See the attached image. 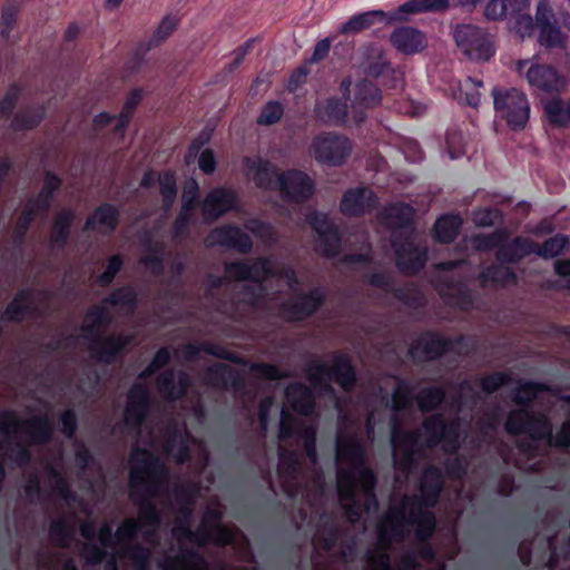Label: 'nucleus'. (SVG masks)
Segmentation results:
<instances>
[{
    "instance_id": "nucleus-46",
    "label": "nucleus",
    "mask_w": 570,
    "mask_h": 570,
    "mask_svg": "<svg viewBox=\"0 0 570 570\" xmlns=\"http://www.w3.org/2000/svg\"><path fill=\"white\" fill-rule=\"evenodd\" d=\"M381 89L367 79L358 80L354 88L353 104L363 108H375L381 104Z\"/></svg>"
},
{
    "instance_id": "nucleus-8",
    "label": "nucleus",
    "mask_w": 570,
    "mask_h": 570,
    "mask_svg": "<svg viewBox=\"0 0 570 570\" xmlns=\"http://www.w3.org/2000/svg\"><path fill=\"white\" fill-rule=\"evenodd\" d=\"M21 430L30 444L42 445L51 441L53 424L47 414L36 415L20 421L16 411L6 410L0 413V436H4L7 443H11V434Z\"/></svg>"
},
{
    "instance_id": "nucleus-21",
    "label": "nucleus",
    "mask_w": 570,
    "mask_h": 570,
    "mask_svg": "<svg viewBox=\"0 0 570 570\" xmlns=\"http://www.w3.org/2000/svg\"><path fill=\"white\" fill-rule=\"evenodd\" d=\"M454 341L433 331H425L407 351L414 362L433 361L448 354Z\"/></svg>"
},
{
    "instance_id": "nucleus-17",
    "label": "nucleus",
    "mask_w": 570,
    "mask_h": 570,
    "mask_svg": "<svg viewBox=\"0 0 570 570\" xmlns=\"http://www.w3.org/2000/svg\"><path fill=\"white\" fill-rule=\"evenodd\" d=\"M285 200L303 204L315 193L314 180L303 170L288 169L278 175L277 189Z\"/></svg>"
},
{
    "instance_id": "nucleus-7",
    "label": "nucleus",
    "mask_w": 570,
    "mask_h": 570,
    "mask_svg": "<svg viewBox=\"0 0 570 570\" xmlns=\"http://www.w3.org/2000/svg\"><path fill=\"white\" fill-rule=\"evenodd\" d=\"M306 375L311 384L322 391L330 392L333 380L345 392H352L357 383L356 368L347 354H336L332 365L316 361L308 365Z\"/></svg>"
},
{
    "instance_id": "nucleus-50",
    "label": "nucleus",
    "mask_w": 570,
    "mask_h": 570,
    "mask_svg": "<svg viewBox=\"0 0 570 570\" xmlns=\"http://www.w3.org/2000/svg\"><path fill=\"white\" fill-rule=\"evenodd\" d=\"M549 386L535 381H521L512 394V401L518 406L528 409L541 392H547Z\"/></svg>"
},
{
    "instance_id": "nucleus-3",
    "label": "nucleus",
    "mask_w": 570,
    "mask_h": 570,
    "mask_svg": "<svg viewBox=\"0 0 570 570\" xmlns=\"http://www.w3.org/2000/svg\"><path fill=\"white\" fill-rule=\"evenodd\" d=\"M107 304L90 307L85 316L82 336L89 340L88 351L90 357L104 365L118 362L132 341L131 335L110 334L101 335L100 331L111 323V315Z\"/></svg>"
},
{
    "instance_id": "nucleus-25",
    "label": "nucleus",
    "mask_w": 570,
    "mask_h": 570,
    "mask_svg": "<svg viewBox=\"0 0 570 570\" xmlns=\"http://www.w3.org/2000/svg\"><path fill=\"white\" fill-rule=\"evenodd\" d=\"M207 242L210 246L228 247L240 254H248L253 249L250 236L234 224H226L212 229Z\"/></svg>"
},
{
    "instance_id": "nucleus-2",
    "label": "nucleus",
    "mask_w": 570,
    "mask_h": 570,
    "mask_svg": "<svg viewBox=\"0 0 570 570\" xmlns=\"http://www.w3.org/2000/svg\"><path fill=\"white\" fill-rule=\"evenodd\" d=\"M132 465L129 471L130 497L135 499L139 488H144L147 495L138 502L141 525L153 529L159 527L161 514L153 498L159 495V489L167 484L169 471L165 463L147 449L137 448L131 454Z\"/></svg>"
},
{
    "instance_id": "nucleus-48",
    "label": "nucleus",
    "mask_w": 570,
    "mask_h": 570,
    "mask_svg": "<svg viewBox=\"0 0 570 570\" xmlns=\"http://www.w3.org/2000/svg\"><path fill=\"white\" fill-rule=\"evenodd\" d=\"M342 249V236L336 227L317 235L316 252L324 258L337 257Z\"/></svg>"
},
{
    "instance_id": "nucleus-56",
    "label": "nucleus",
    "mask_w": 570,
    "mask_h": 570,
    "mask_svg": "<svg viewBox=\"0 0 570 570\" xmlns=\"http://www.w3.org/2000/svg\"><path fill=\"white\" fill-rule=\"evenodd\" d=\"M73 528L65 518H60L50 523L49 535L52 543L59 548H68L73 540Z\"/></svg>"
},
{
    "instance_id": "nucleus-13",
    "label": "nucleus",
    "mask_w": 570,
    "mask_h": 570,
    "mask_svg": "<svg viewBox=\"0 0 570 570\" xmlns=\"http://www.w3.org/2000/svg\"><path fill=\"white\" fill-rule=\"evenodd\" d=\"M456 46L471 60L489 61L495 53L493 43L480 27L460 24L455 28Z\"/></svg>"
},
{
    "instance_id": "nucleus-57",
    "label": "nucleus",
    "mask_w": 570,
    "mask_h": 570,
    "mask_svg": "<svg viewBox=\"0 0 570 570\" xmlns=\"http://www.w3.org/2000/svg\"><path fill=\"white\" fill-rule=\"evenodd\" d=\"M41 215L35 210L31 206L24 205L20 215L18 216L16 227L13 229V242L16 245L21 246L24 243L27 233L29 232L32 223L37 216Z\"/></svg>"
},
{
    "instance_id": "nucleus-61",
    "label": "nucleus",
    "mask_w": 570,
    "mask_h": 570,
    "mask_svg": "<svg viewBox=\"0 0 570 570\" xmlns=\"http://www.w3.org/2000/svg\"><path fill=\"white\" fill-rule=\"evenodd\" d=\"M538 40L541 46L549 49L563 46V35L554 22L539 27Z\"/></svg>"
},
{
    "instance_id": "nucleus-20",
    "label": "nucleus",
    "mask_w": 570,
    "mask_h": 570,
    "mask_svg": "<svg viewBox=\"0 0 570 570\" xmlns=\"http://www.w3.org/2000/svg\"><path fill=\"white\" fill-rule=\"evenodd\" d=\"M524 76L530 90L538 97L559 94L566 87L563 76L550 65L532 63Z\"/></svg>"
},
{
    "instance_id": "nucleus-11",
    "label": "nucleus",
    "mask_w": 570,
    "mask_h": 570,
    "mask_svg": "<svg viewBox=\"0 0 570 570\" xmlns=\"http://www.w3.org/2000/svg\"><path fill=\"white\" fill-rule=\"evenodd\" d=\"M352 141L344 135L322 132L314 137L311 151L314 159L330 167L342 166L352 153Z\"/></svg>"
},
{
    "instance_id": "nucleus-31",
    "label": "nucleus",
    "mask_w": 570,
    "mask_h": 570,
    "mask_svg": "<svg viewBox=\"0 0 570 570\" xmlns=\"http://www.w3.org/2000/svg\"><path fill=\"white\" fill-rule=\"evenodd\" d=\"M190 385L191 381L187 373L180 372L176 379L173 370L163 372L157 380L159 392L168 401L181 400Z\"/></svg>"
},
{
    "instance_id": "nucleus-39",
    "label": "nucleus",
    "mask_w": 570,
    "mask_h": 570,
    "mask_svg": "<svg viewBox=\"0 0 570 570\" xmlns=\"http://www.w3.org/2000/svg\"><path fill=\"white\" fill-rule=\"evenodd\" d=\"M376 20L381 22H390V13H386L383 10H371L353 14L340 27V32L342 35L358 33L363 30L370 29Z\"/></svg>"
},
{
    "instance_id": "nucleus-41",
    "label": "nucleus",
    "mask_w": 570,
    "mask_h": 570,
    "mask_svg": "<svg viewBox=\"0 0 570 570\" xmlns=\"http://www.w3.org/2000/svg\"><path fill=\"white\" fill-rule=\"evenodd\" d=\"M544 117L552 128H564L570 125V99L559 96L548 99L542 105Z\"/></svg>"
},
{
    "instance_id": "nucleus-4",
    "label": "nucleus",
    "mask_w": 570,
    "mask_h": 570,
    "mask_svg": "<svg viewBox=\"0 0 570 570\" xmlns=\"http://www.w3.org/2000/svg\"><path fill=\"white\" fill-rule=\"evenodd\" d=\"M175 498L179 503H185L180 508V514L184 518V523H178L173 533L180 539H186L199 547H204L209 542L217 547H227L234 542L233 531L222 524V513L217 510H208L204 514V527L193 531L189 527L191 517L193 495L188 488L178 485L175 489Z\"/></svg>"
},
{
    "instance_id": "nucleus-45",
    "label": "nucleus",
    "mask_w": 570,
    "mask_h": 570,
    "mask_svg": "<svg viewBox=\"0 0 570 570\" xmlns=\"http://www.w3.org/2000/svg\"><path fill=\"white\" fill-rule=\"evenodd\" d=\"M461 227L462 218L458 214H444L434 224V238L438 243L451 244L458 237Z\"/></svg>"
},
{
    "instance_id": "nucleus-33",
    "label": "nucleus",
    "mask_w": 570,
    "mask_h": 570,
    "mask_svg": "<svg viewBox=\"0 0 570 570\" xmlns=\"http://www.w3.org/2000/svg\"><path fill=\"white\" fill-rule=\"evenodd\" d=\"M61 185L62 179L57 174L50 170L46 171L41 190L36 197L29 199L27 205L41 215H47Z\"/></svg>"
},
{
    "instance_id": "nucleus-52",
    "label": "nucleus",
    "mask_w": 570,
    "mask_h": 570,
    "mask_svg": "<svg viewBox=\"0 0 570 570\" xmlns=\"http://www.w3.org/2000/svg\"><path fill=\"white\" fill-rule=\"evenodd\" d=\"M362 66L364 73L375 79L392 68L391 63L384 58L383 51L376 48H371L366 51Z\"/></svg>"
},
{
    "instance_id": "nucleus-29",
    "label": "nucleus",
    "mask_w": 570,
    "mask_h": 570,
    "mask_svg": "<svg viewBox=\"0 0 570 570\" xmlns=\"http://www.w3.org/2000/svg\"><path fill=\"white\" fill-rule=\"evenodd\" d=\"M315 118L324 125L342 127L348 116V104L334 96L324 101L316 102L314 107Z\"/></svg>"
},
{
    "instance_id": "nucleus-27",
    "label": "nucleus",
    "mask_w": 570,
    "mask_h": 570,
    "mask_svg": "<svg viewBox=\"0 0 570 570\" xmlns=\"http://www.w3.org/2000/svg\"><path fill=\"white\" fill-rule=\"evenodd\" d=\"M243 165L248 175H252L255 186L259 189L276 190L278 175L277 168L266 158L245 156Z\"/></svg>"
},
{
    "instance_id": "nucleus-51",
    "label": "nucleus",
    "mask_w": 570,
    "mask_h": 570,
    "mask_svg": "<svg viewBox=\"0 0 570 570\" xmlns=\"http://www.w3.org/2000/svg\"><path fill=\"white\" fill-rule=\"evenodd\" d=\"M165 451L173 453L174 460L178 464H185L191 458L187 440L183 438L176 429L168 433L165 441Z\"/></svg>"
},
{
    "instance_id": "nucleus-10",
    "label": "nucleus",
    "mask_w": 570,
    "mask_h": 570,
    "mask_svg": "<svg viewBox=\"0 0 570 570\" xmlns=\"http://www.w3.org/2000/svg\"><path fill=\"white\" fill-rule=\"evenodd\" d=\"M422 428L426 435L423 442L425 449H434L442 444L443 451L452 455L461 448L460 419L448 421L442 413H434L424 419Z\"/></svg>"
},
{
    "instance_id": "nucleus-38",
    "label": "nucleus",
    "mask_w": 570,
    "mask_h": 570,
    "mask_svg": "<svg viewBox=\"0 0 570 570\" xmlns=\"http://www.w3.org/2000/svg\"><path fill=\"white\" fill-rule=\"evenodd\" d=\"M206 376L213 386L220 389L230 385L234 390L239 391L245 386L244 377L235 368L224 363L210 366Z\"/></svg>"
},
{
    "instance_id": "nucleus-28",
    "label": "nucleus",
    "mask_w": 570,
    "mask_h": 570,
    "mask_svg": "<svg viewBox=\"0 0 570 570\" xmlns=\"http://www.w3.org/2000/svg\"><path fill=\"white\" fill-rule=\"evenodd\" d=\"M390 42L399 52L406 56L422 52L428 47L425 33L410 26L395 28L390 36Z\"/></svg>"
},
{
    "instance_id": "nucleus-42",
    "label": "nucleus",
    "mask_w": 570,
    "mask_h": 570,
    "mask_svg": "<svg viewBox=\"0 0 570 570\" xmlns=\"http://www.w3.org/2000/svg\"><path fill=\"white\" fill-rule=\"evenodd\" d=\"M479 281L482 287H487L488 284L504 287L509 284H517L518 276L509 266L503 264H491L480 272Z\"/></svg>"
},
{
    "instance_id": "nucleus-19",
    "label": "nucleus",
    "mask_w": 570,
    "mask_h": 570,
    "mask_svg": "<svg viewBox=\"0 0 570 570\" xmlns=\"http://www.w3.org/2000/svg\"><path fill=\"white\" fill-rule=\"evenodd\" d=\"M151 406L150 390L146 383L135 382L127 393L124 410V422L132 429L139 430L146 421Z\"/></svg>"
},
{
    "instance_id": "nucleus-23",
    "label": "nucleus",
    "mask_w": 570,
    "mask_h": 570,
    "mask_svg": "<svg viewBox=\"0 0 570 570\" xmlns=\"http://www.w3.org/2000/svg\"><path fill=\"white\" fill-rule=\"evenodd\" d=\"M377 197L367 187L348 188L342 196L340 210L346 217H362L375 209Z\"/></svg>"
},
{
    "instance_id": "nucleus-64",
    "label": "nucleus",
    "mask_w": 570,
    "mask_h": 570,
    "mask_svg": "<svg viewBox=\"0 0 570 570\" xmlns=\"http://www.w3.org/2000/svg\"><path fill=\"white\" fill-rule=\"evenodd\" d=\"M541 441H547L552 448L567 450L570 448V422H563L560 430L553 434L552 423L549 421V434L543 435Z\"/></svg>"
},
{
    "instance_id": "nucleus-16",
    "label": "nucleus",
    "mask_w": 570,
    "mask_h": 570,
    "mask_svg": "<svg viewBox=\"0 0 570 570\" xmlns=\"http://www.w3.org/2000/svg\"><path fill=\"white\" fill-rule=\"evenodd\" d=\"M325 303V293L320 287L286 299L279 305V315L287 322H302L312 317Z\"/></svg>"
},
{
    "instance_id": "nucleus-12",
    "label": "nucleus",
    "mask_w": 570,
    "mask_h": 570,
    "mask_svg": "<svg viewBox=\"0 0 570 570\" xmlns=\"http://www.w3.org/2000/svg\"><path fill=\"white\" fill-rule=\"evenodd\" d=\"M397 269L406 276L417 275L426 265L428 249L416 245L411 235L395 233L391 238Z\"/></svg>"
},
{
    "instance_id": "nucleus-49",
    "label": "nucleus",
    "mask_w": 570,
    "mask_h": 570,
    "mask_svg": "<svg viewBox=\"0 0 570 570\" xmlns=\"http://www.w3.org/2000/svg\"><path fill=\"white\" fill-rule=\"evenodd\" d=\"M104 304L132 313L138 306V294L131 286H121L111 292L104 299Z\"/></svg>"
},
{
    "instance_id": "nucleus-6",
    "label": "nucleus",
    "mask_w": 570,
    "mask_h": 570,
    "mask_svg": "<svg viewBox=\"0 0 570 570\" xmlns=\"http://www.w3.org/2000/svg\"><path fill=\"white\" fill-rule=\"evenodd\" d=\"M226 276L232 281L253 282L258 287L245 284L240 288L235 302L236 306L255 308L264 297L263 283L275 276L272 262L267 257H257L252 263L244 261L229 262L225 264Z\"/></svg>"
},
{
    "instance_id": "nucleus-14",
    "label": "nucleus",
    "mask_w": 570,
    "mask_h": 570,
    "mask_svg": "<svg viewBox=\"0 0 570 570\" xmlns=\"http://www.w3.org/2000/svg\"><path fill=\"white\" fill-rule=\"evenodd\" d=\"M504 428L510 435L527 434L533 441H541L543 435L549 434V419L521 407L508 414Z\"/></svg>"
},
{
    "instance_id": "nucleus-1",
    "label": "nucleus",
    "mask_w": 570,
    "mask_h": 570,
    "mask_svg": "<svg viewBox=\"0 0 570 570\" xmlns=\"http://www.w3.org/2000/svg\"><path fill=\"white\" fill-rule=\"evenodd\" d=\"M444 484L442 469L435 464H426L417 483L419 494L405 495L401 507L389 517L391 538L396 540L404 538L403 522L414 528L417 551L425 561H432L435 558V550L430 542L438 525L433 509L440 502Z\"/></svg>"
},
{
    "instance_id": "nucleus-58",
    "label": "nucleus",
    "mask_w": 570,
    "mask_h": 570,
    "mask_svg": "<svg viewBox=\"0 0 570 570\" xmlns=\"http://www.w3.org/2000/svg\"><path fill=\"white\" fill-rule=\"evenodd\" d=\"M509 238V233L504 228H497L491 234H481L474 238V247L478 250L490 252L492 249H500L502 243Z\"/></svg>"
},
{
    "instance_id": "nucleus-15",
    "label": "nucleus",
    "mask_w": 570,
    "mask_h": 570,
    "mask_svg": "<svg viewBox=\"0 0 570 570\" xmlns=\"http://www.w3.org/2000/svg\"><path fill=\"white\" fill-rule=\"evenodd\" d=\"M366 283L393 295V297L406 307L417 309L425 303V296L419 286L411 282L404 286H395L394 278L385 272H374L366 277Z\"/></svg>"
},
{
    "instance_id": "nucleus-54",
    "label": "nucleus",
    "mask_w": 570,
    "mask_h": 570,
    "mask_svg": "<svg viewBox=\"0 0 570 570\" xmlns=\"http://www.w3.org/2000/svg\"><path fill=\"white\" fill-rule=\"evenodd\" d=\"M161 207L165 212L171 209L177 197V179L173 170H166L158 175Z\"/></svg>"
},
{
    "instance_id": "nucleus-63",
    "label": "nucleus",
    "mask_w": 570,
    "mask_h": 570,
    "mask_svg": "<svg viewBox=\"0 0 570 570\" xmlns=\"http://www.w3.org/2000/svg\"><path fill=\"white\" fill-rule=\"evenodd\" d=\"M126 553L134 570H150L151 551L149 548L135 543Z\"/></svg>"
},
{
    "instance_id": "nucleus-53",
    "label": "nucleus",
    "mask_w": 570,
    "mask_h": 570,
    "mask_svg": "<svg viewBox=\"0 0 570 570\" xmlns=\"http://www.w3.org/2000/svg\"><path fill=\"white\" fill-rule=\"evenodd\" d=\"M445 390L441 386H428L416 395V404L421 412L429 413L439 409L445 401Z\"/></svg>"
},
{
    "instance_id": "nucleus-47",
    "label": "nucleus",
    "mask_w": 570,
    "mask_h": 570,
    "mask_svg": "<svg viewBox=\"0 0 570 570\" xmlns=\"http://www.w3.org/2000/svg\"><path fill=\"white\" fill-rule=\"evenodd\" d=\"M392 445L395 452L425 449L423 442L421 443L420 430L405 431L397 425H394L392 429Z\"/></svg>"
},
{
    "instance_id": "nucleus-37",
    "label": "nucleus",
    "mask_w": 570,
    "mask_h": 570,
    "mask_svg": "<svg viewBox=\"0 0 570 570\" xmlns=\"http://www.w3.org/2000/svg\"><path fill=\"white\" fill-rule=\"evenodd\" d=\"M164 570H209V563L198 550L180 548L176 557L167 559Z\"/></svg>"
},
{
    "instance_id": "nucleus-59",
    "label": "nucleus",
    "mask_w": 570,
    "mask_h": 570,
    "mask_svg": "<svg viewBox=\"0 0 570 570\" xmlns=\"http://www.w3.org/2000/svg\"><path fill=\"white\" fill-rule=\"evenodd\" d=\"M140 529V523L136 519H127L115 531V540L127 551L135 544Z\"/></svg>"
},
{
    "instance_id": "nucleus-36",
    "label": "nucleus",
    "mask_w": 570,
    "mask_h": 570,
    "mask_svg": "<svg viewBox=\"0 0 570 570\" xmlns=\"http://www.w3.org/2000/svg\"><path fill=\"white\" fill-rule=\"evenodd\" d=\"M73 220L75 212L70 208L61 209L53 216L50 228V247L52 249H65L71 235Z\"/></svg>"
},
{
    "instance_id": "nucleus-55",
    "label": "nucleus",
    "mask_w": 570,
    "mask_h": 570,
    "mask_svg": "<svg viewBox=\"0 0 570 570\" xmlns=\"http://www.w3.org/2000/svg\"><path fill=\"white\" fill-rule=\"evenodd\" d=\"M569 244V238L564 234H556L554 236L546 239L541 245L534 243L533 253L544 259L558 257L566 246Z\"/></svg>"
},
{
    "instance_id": "nucleus-18",
    "label": "nucleus",
    "mask_w": 570,
    "mask_h": 570,
    "mask_svg": "<svg viewBox=\"0 0 570 570\" xmlns=\"http://www.w3.org/2000/svg\"><path fill=\"white\" fill-rule=\"evenodd\" d=\"M151 406L150 390L146 383L135 382L127 393L124 410V422L132 429L139 430L146 421Z\"/></svg>"
},
{
    "instance_id": "nucleus-60",
    "label": "nucleus",
    "mask_w": 570,
    "mask_h": 570,
    "mask_svg": "<svg viewBox=\"0 0 570 570\" xmlns=\"http://www.w3.org/2000/svg\"><path fill=\"white\" fill-rule=\"evenodd\" d=\"M20 11V3L17 0H8L1 12L0 18V36L8 39L11 30L13 29L17 17Z\"/></svg>"
},
{
    "instance_id": "nucleus-62",
    "label": "nucleus",
    "mask_w": 570,
    "mask_h": 570,
    "mask_svg": "<svg viewBox=\"0 0 570 570\" xmlns=\"http://www.w3.org/2000/svg\"><path fill=\"white\" fill-rule=\"evenodd\" d=\"M177 26L178 19L176 17L170 14L164 17L146 45L150 46V48L158 47L169 38V36L176 30Z\"/></svg>"
},
{
    "instance_id": "nucleus-35",
    "label": "nucleus",
    "mask_w": 570,
    "mask_h": 570,
    "mask_svg": "<svg viewBox=\"0 0 570 570\" xmlns=\"http://www.w3.org/2000/svg\"><path fill=\"white\" fill-rule=\"evenodd\" d=\"M385 224L395 233H405L413 228L414 208L406 203L400 202L391 205L383 212Z\"/></svg>"
},
{
    "instance_id": "nucleus-43",
    "label": "nucleus",
    "mask_w": 570,
    "mask_h": 570,
    "mask_svg": "<svg viewBox=\"0 0 570 570\" xmlns=\"http://www.w3.org/2000/svg\"><path fill=\"white\" fill-rule=\"evenodd\" d=\"M441 296L463 312H469L474 306L473 292L462 282H446L445 291L441 292Z\"/></svg>"
},
{
    "instance_id": "nucleus-34",
    "label": "nucleus",
    "mask_w": 570,
    "mask_h": 570,
    "mask_svg": "<svg viewBox=\"0 0 570 570\" xmlns=\"http://www.w3.org/2000/svg\"><path fill=\"white\" fill-rule=\"evenodd\" d=\"M534 242L517 236L511 242L502 243L499 250L495 253V259L500 264H518L523 258L533 253Z\"/></svg>"
},
{
    "instance_id": "nucleus-22",
    "label": "nucleus",
    "mask_w": 570,
    "mask_h": 570,
    "mask_svg": "<svg viewBox=\"0 0 570 570\" xmlns=\"http://www.w3.org/2000/svg\"><path fill=\"white\" fill-rule=\"evenodd\" d=\"M238 195L229 187L218 186L210 189L200 203L206 223H214L228 212L236 209Z\"/></svg>"
},
{
    "instance_id": "nucleus-40",
    "label": "nucleus",
    "mask_w": 570,
    "mask_h": 570,
    "mask_svg": "<svg viewBox=\"0 0 570 570\" xmlns=\"http://www.w3.org/2000/svg\"><path fill=\"white\" fill-rule=\"evenodd\" d=\"M46 115L47 107L43 104L27 107L13 115L11 128L14 131H31L43 121Z\"/></svg>"
},
{
    "instance_id": "nucleus-30",
    "label": "nucleus",
    "mask_w": 570,
    "mask_h": 570,
    "mask_svg": "<svg viewBox=\"0 0 570 570\" xmlns=\"http://www.w3.org/2000/svg\"><path fill=\"white\" fill-rule=\"evenodd\" d=\"M450 8V0H409L390 12V20L406 21L410 14L442 13Z\"/></svg>"
},
{
    "instance_id": "nucleus-9",
    "label": "nucleus",
    "mask_w": 570,
    "mask_h": 570,
    "mask_svg": "<svg viewBox=\"0 0 570 570\" xmlns=\"http://www.w3.org/2000/svg\"><path fill=\"white\" fill-rule=\"evenodd\" d=\"M492 96L494 109L508 127L514 131L524 129L531 111L527 95L517 88H493Z\"/></svg>"
},
{
    "instance_id": "nucleus-32",
    "label": "nucleus",
    "mask_w": 570,
    "mask_h": 570,
    "mask_svg": "<svg viewBox=\"0 0 570 570\" xmlns=\"http://www.w3.org/2000/svg\"><path fill=\"white\" fill-rule=\"evenodd\" d=\"M285 396L292 409L303 415L309 416L315 411V396L311 387L302 382L291 383L285 390Z\"/></svg>"
},
{
    "instance_id": "nucleus-5",
    "label": "nucleus",
    "mask_w": 570,
    "mask_h": 570,
    "mask_svg": "<svg viewBox=\"0 0 570 570\" xmlns=\"http://www.w3.org/2000/svg\"><path fill=\"white\" fill-rule=\"evenodd\" d=\"M336 455L348 464L347 470H353L356 476V492L360 490L364 495L363 510L379 508V500L375 493L377 475L367 464V454L362 442L354 436H345L336 441Z\"/></svg>"
},
{
    "instance_id": "nucleus-24",
    "label": "nucleus",
    "mask_w": 570,
    "mask_h": 570,
    "mask_svg": "<svg viewBox=\"0 0 570 570\" xmlns=\"http://www.w3.org/2000/svg\"><path fill=\"white\" fill-rule=\"evenodd\" d=\"M200 203L199 184L194 178L186 180L183 188L181 207L173 223V230L176 236L186 235L189 232V227L194 223L195 208L200 206Z\"/></svg>"
},
{
    "instance_id": "nucleus-26",
    "label": "nucleus",
    "mask_w": 570,
    "mask_h": 570,
    "mask_svg": "<svg viewBox=\"0 0 570 570\" xmlns=\"http://www.w3.org/2000/svg\"><path fill=\"white\" fill-rule=\"evenodd\" d=\"M337 494L343 503L345 515L353 523L358 521L362 515V507L356 499V476L353 470L340 469L337 471Z\"/></svg>"
},
{
    "instance_id": "nucleus-44",
    "label": "nucleus",
    "mask_w": 570,
    "mask_h": 570,
    "mask_svg": "<svg viewBox=\"0 0 570 570\" xmlns=\"http://www.w3.org/2000/svg\"><path fill=\"white\" fill-rule=\"evenodd\" d=\"M120 213L116 206L109 203L100 204L90 217L86 219L85 228L94 230L96 224L104 226L107 232L112 233L119 225Z\"/></svg>"
}]
</instances>
